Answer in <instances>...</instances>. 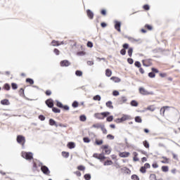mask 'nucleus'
I'll use <instances>...</instances> for the list:
<instances>
[{
	"instance_id": "f257e3e1",
	"label": "nucleus",
	"mask_w": 180,
	"mask_h": 180,
	"mask_svg": "<svg viewBox=\"0 0 180 180\" xmlns=\"http://www.w3.org/2000/svg\"><path fill=\"white\" fill-rule=\"evenodd\" d=\"M131 117L130 115H124L122 118H117L115 120V123H123V122H126V120H130Z\"/></svg>"
},
{
	"instance_id": "f03ea898",
	"label": "nucleus",
	"mask_w": 180,
	"mask_h": 180,
	"mask_svg": "<svg viewBox=\"0 0 180 180\" xmlns=\"http://www.w3.org/2000/svg\"><path fill=\"white\" fill-rule=\"evenodd\" d=\"M139 94H141V95H143V96L154 95L153 91H148L144 87H139Z\"/></svg>"
},
{
	"instance_id": "7ed1b4c3",
	"label": "nucleus",
	"mask_w": 180,
	"mask_h": 180,
	"mask_svg": "<svg viewBox=\"0 0 180 180\" xmlns=\"http://www.w3.org/2000/svg\"><path fill=\"white\" fill-rule=\"evenodd\" d=\"M109 115H110V112H101V113H96V114H94V117L96 119L103 120V119H105V117H106L107 116H109Z\"/></svg>"
},
{
	"instance_id": "20e7f679",
	"label": "nucleus",
	"mask_w": 180,
	"mask_h": 180,
	"mask_svg": "<svg viewBox=\"0 0 180 180\" xmlns=\"http://www.w3.org/2000/svg\"><path fill=\"white\" fill-rule=\"evenodd\" d=\"M17 142L19 144H21L22 147H25V143H26V139H25V136L22 135H19L17 136Z\"/></svg>"
},
{
	"instance_id": "39448f33",
	"label": "nucleus",
	"mask_w": 180,
	"mask_h": 180,
	"mask_svg": "<svg viewBox=\"0 0 180 180\" xmlns=\"http://www.w3.org/2000/svg\"><path fill=\"white\" fill-rule=\"evenodd\" d=\"M22 158H25V160H32L33 158V153L22 152Z\"/></svg>"
},
{
	"instance_id": "423d86ee",
	"label": "nucleus",
	"mask_w": 180,
	"mask_h": 180,
	"mask_svg": "<svg viewBox=\"0 0 180 180\" xmlns=\"http://www.w3.org/2000/svg\"><path fill=\"white\" fill-rule=\"evenodd\" d=\"M101 148L103 150H105V153L107 154V155H109V154H110L111 153V150L110 148H109V146L108 145H103V146H101Z\"/></svg>"
},
{
	"instance_id": "0eeeda50",
	"label": "nucleus",
	"mask_w": 180,
	"mask_h": 180,
	"mask_svg": "<svg viewBox=\"0 0 180 180\" xmlns=\"http://www.w3.org/2000/svg\"><path fill=\"white\" fill-rule=\"evenodd\" d=\"M120 26H122V23L119 21H115V29H116L117 32H121Z\"/></svg>"
},
{
	"instance_id": "6e6552de",
	"label": "nucleus",
	"mask_w": 180,
	"mask_h": 180,
	"mask_svg": "<svg viewBox=\"0 0 180 180\" xmlns=\"http://www.w3.org/2000/svg\"><path fill=\"white\" fill-rule=\"evenodd\" d=\"M41 169L42 172H44L46 175H49V174H50V171L49 170V167H47L46 166H42L41 167Z\"/></svg>"
},
{
	"instance_id": "1a4fd4ad",
	"label": "nucleus",
	"mask_w": 180,
	"mask_h": 180,
	"mask_svg": "<svg viewBox=\"0 0 180 180\" xmlns=\"http://www.w3.org/2000/svg\"><path fill=\"white\" fill-rule=\"evenodd\" d=\"M46 104L49 108H53L54 106V103H53V100L51 99L47 100Z\"/></svg>"
},
{
	"instance_id": "9d476101",
	"label": "nucleus",
	"mask_w": 180,
	"mask_h": 180,
	"mask_svg": "<svg viewBox=\"0 0 180 180\" xmlns=\"http://www.w3.org/2000/svg\"><path fill=\"white\" fill-rule=\"evenodd\" d=\"M129 155H130V153L129 152H124L120 153V157H121L122 158H126L129 157Z\"/></svg>"
},
{
	"instance_id": "9b49d317",
	"label": "nucleus",
	"mask_w": 180,
	"mask_h": 180,
	"mask_svg": "<svg viewBox=\"0 0 180 180\" xmlns=\"http://www.w3.org/2000/svg\"><path fill=\"white\" fill-rule=\"evenodd\" d=\"M1 104L4 105H11V103L9 102V100L8 99H4L1 101Z\"/></svg>"
},
{
	"instance_id": "f8f14e48",
	"label": "nucleus",
	"mask_w": 180,
	"mask_h": 180,
	"mask_svg": "<svg viewBox=\"0 0 180 180\" xmlns=\"http://www.w3.org/2000/svg\"><path fill=\"white\" fill-rule=\"evenodd\" d=\"M61 67H68L70 62L68 60H63L60 62Z\"/></svg>"
},
{
	"instance_id": "ddd939ff",
	"label": "nucleus",
	"mask_w": 180,
	"mask_h": 180,
	"mask_svg": "<svg viewBox=\"0 0 180 180\" xmlns=\"http://www.w3.org/2000/svg\"><path fill=\"white\" fill-rule=\"evenodd\" d=\"M49 124L50 126H56V127H58V124H57V122H56L53 119L49 120Z\"/></svg>"
},
{
	"instance_id": "4468645a",
	"label": "nucleus",
	"mask_w": 180,
	"mask_h": 180,
	"mask_svg": "<svg viewBox=\"0 0 180 180\" xmlns=\"http://www.w3.org/2000/svg\"><path fill=\"white\" fill-rule=\"evenodd\" d=\"M87 16L90 19H93L94 18V13L92 11H91V10H87Z\"/></svg>"
},
{
	"instance_id": "2eb2a0df",
	"label": "nucleus",
	"mask_w": 180,
	"mask_h": 180,
	"mask_svg": "<svg viewBox=\"0 0 180 180\" xmlns=\"http://www.w3.org/2000/svg\"><path fill=\"white\" fill-rule=\"evenodd\" d=\"M111 81H113L114 82L118 83L120 82L121 79L119 77H112L110 78Z\"/></svg>"
},
{
	"instance_id": "dca6fc26",
	"label": "nucleus",
	"mask_w": 180,
	"mask_h": 180,
	"mask_svg": "<svg viewBox=\"0 0 180 180\" xmlns=\"http://www.w3.org/2000/svg\"><path fill=\"white\" fill-rule=\"evenodd\" d=\"M68 147L70 149L75 148V143L74 142H70L68 143Z\"/></svg>"
},
{
	"instance_id": "f3484780",
	"label": "nucleus",
	"mask_w": 180,
	"mask_h": 180,
	"mask_svg": "<svg viewBox=\"0 0 180 180\" xmlns=\"http://www.w3.org/2000/svg\"><path fill=\"white\" fill-rule=\"evenodd\" d=\"M60 44H64V42L63 41H62L60 44V42H58V41H52V46H60Z\"/></svg>"
},
{
	"instance_id": "a211bd4d",
	"label": "nucleus",
	"mask_w": 180,
	"mask_h": 180,
	"mask_svg": "<svg viewBox=\"0 0 180 180\" xmlns=\"http://www.w3.org/2000/svg\"><path fill=\"white\" fill-rule=\"evenodd\" d=\"M106 157H105V155H103V153H101L98 155V159L100 160V161H103V160H105Z\"/></svg>"
},
{
	"instance_id": "6ab92c4d",
	"label": "nucleus",
	"mask_w": 180,
	"mask_h": 180,
	"mask_svg": "<svg viewBox=\"0 0 180 180\" xmlns=\"http://www.w3.org/2000/svg\"><path fill=\"white\" fill-rule=\"evenodd\" d=\"M135 122L136 123H142L143 120L141 119V117L137 116V117H135Z\"/></svg>"
},
{
	"instance_id": "aec40b11",
	"label": "nucleus",
	"mask_w": 180,
	"mask_h": 180,
	"mask_svg": "<svg viewBox=\"0 0 180 180\" xmlns=\"http://www.w3.org/2000/svg\"><path fill=\"white\" fill-rule=\"evenodd\" d=\"M105 75H106V77H111L112 76V70L107 69L105 70Z\"/></svg>"
},
{
	"instance_id": "412c9836",
	"label": "nucleus",
	"mask_w": 180,
	"mask_h": 180,
	"mask_svg": "<svg viewBox=\"0 0 180 180\" xmlns=\"http://www.w3.org/2000/svg\"><path fill=\"white\" fill-rule=\"evenodd\" d=\"M163 159H165L164 160H162L161 162L162 164H169V160L165 157H162Z\"/></svg>"
},
{
	"instance_id": "4be33fe9",
	"label": "nucleus",
	"mask_w": 180,
	"mask_h": 180,
	"mask_svg": "<svg viewBox=\"0 0 180 180\" xmlns=\"http://www.w3.org/2000/svg\"><path fill=\"white\" fill-rule=\"evenodd\" d=\"M106 107L110 109H113V105H112V101H108L106 103Z\"/></svg>"
},
{
	"instance_id": "5701e85b",
	"label": "nucleus",
	"mask_w": 180,
	"mask_h": 180,
	"mask_svg": "<svg viewBox=\"0 0 180 180\" xmlns=\"http://www.w3.org/2000/svg\"><path fill=\"white\" fill-rule=\"evenodd\" d=\"M131 106L137 107V106H139V103H137V101L133 100L131 101Z\"/></svg>"
},
{
	"instance_id": "b1692460",
	"label": "nucleus",
	"mask_w": 180,
	"mask_h": 180,
	"mask_svg": "<svg viewBox=\"0 0 180 180\" xmlns=\"http://www.w3.org/2000/svg\"><path fill=\"white\" fill-rule=\"evenodd\" d=\"M62 155L65 158H68V157H70V153H68V152H62Z\"/></svg>"
},
{
	"instance_id": "393cba45",
	"label": "nucleus",
	"mask_w": 180,
	"mask_h": 180,
	"mask_svg": "<svg viewBox=\"0 0 180 180\" xmlns=\"http://www.w3.org/2000/svg\"><path fill=\"white\" fill-rule=\"evenodd\" d=\"M162 171L163 172H168V171H169V167H168V166H162Z\"/></svg>"
},
{
	"instance_id": "a878e982",
	"label": "nucleus",
	"mask_w": 180,
	"mask_h": 180,
	"mask_svg": "<svg viewBox=\"0 0 180 180\" xmlns=\"http://www.w3.org/2000/svg\"><path fill=\"white\" fill-rule=\"evenodd\" d=\"M143 146L146 148H150V143H148V141H143Z\"/></svg>"
},
{
	"instance_id": "bb28decb",
	"label": "nucleus",
	"mask_w": 180,
	"mask_h": 180,
	"mask_svg": "<svg viewBox=\"0 0 180 180\" xmlns=\"http://www.w3.org/2000/svg\"><path fill=\"white\" fill-rule=\"evenodd\" d=\"M96 144L97 146H102L103 144V140H96Z\"/></svg>"
},
{
	"instance_id": "cd10ccee",
	"label": "nucleus",
	"mask_w": 180,
	"mask_h": 180,
	"mask_svg": "<svg viewBox=\"0 0 180 180\" xmlns=\"http://www.w3.org/2000/svg\"><path fill=\"white\" fill-rule=\"evenodd\" d=\"M148 110H150V112H154L155 110V108L154 105H150L148 107Z\"/></svg>"
},
{
	"instance_id": "c85d7f7f",
	"label": "nucleus",
	"mask_w": 180,
	"mask_h": 180,
	"mask_svg": "<svg viewBox=\"0 0 180 180\" xmlns=\"http://www.w3.org/2000/svg\"><path fill=\"white\" fill-rule=\"evenodd\" d=\"M112 164H113V162H112V160H107L104 162V165H112Z\"/></svg>"
},
{
	"instance_id": "c756f323",
	"label": "nucleus",
	"mask_w": 180,
	"mask_h": 180,
	"mask_svg": "<svg viewBox=\"0 0 180 180\" xmlns=\"http://www.w3.org/2000/svg\"><path fill=\"white\" fill-rule=\"evenodd\" d=\"M75 75H77V77H82V72L80 70H77L75 72Z\"/></svg>"
},
{
	"instance_id": "7c9ffc66",
	"label": "nucleus",
	"mask_w": 180,
	"mask_h": 180,
	"mask_svg": "<svg viewBox=\"0 0 180 180\" xmlns=\"http://www.w3.org/2000/svg\"><path fill=\"white\" fill-rule=\"evenodd\" d=\"M93 127H94L95 129H101L102 125H101V124H94L93 125Z\"/></svg>"
},
{
	"instance_id": "2f4dec72",
	"label": "nucleus",
	"mask_w": 180,
	"mask_h": 180,
	"mask_svg": "<svg viewBox=\"0 0 180 180\" xmlns=\"http://www.w3.org/2000/svg\"><path fill=\"white\" fill-rule=\"evenodd\" d=\"M26 82H29V84H30V85H33V84H34V81H33V79L27 78L26 79Z\"/></svg>"
},
{
	"instance_id": "473e14b6",
	"label": "nucleus",
	"mask_w": 180,
	"mask_h": 180,
	"mask_svg": "<svg viewBox=\"0 0 180 180\" xmlns=\"http://www.w3.org/2000/svg\"><path fill=\"white\" fill-rule=\"evenodd\" d=\"M94 101H101V98L100 95H96L93 98Z\"/></svg>"
},
{
	"instance_id": "72a5a7b5",
	"label": "nucleus",
	"mask_w": 180,
	"mask_h": 180,
	"mask_svg": "<svg viewBox=\"0 0 180 180\" xmlns=\"http://www.w3.org/2000/svg\"><path fill=\"white\" fill-rule=\"evenodd\" d=\"M101 129V130H102L103 134H108V130H106V129H105V126H104V125H103Z\"/></svg>"
},
{
	"instance_id": "f704fd0d",
	"label": "nucleus",
	"mask_w": 180,
	"mask_h": 180,
	"mask_svg": "<svg viewBox=\"0 0 180 180\" xmlns=\"http://www.w3.org/2000/svg\"><path fill=\"white\" fill-rule=\"evenodd\" d=\"M80 121H81V122H86V116H85V115H81V116H80Z\"/></svg>"
},
{
	"instance_id": "c9c22d12",
	"label": "nucleus",
	"mask_w": 180,
	"mask_h": 180,
	"mask_svg": "<svg viewBox=\"0 0 180 180\" xmlns=\"http://www.w3.org/2000/svg\"><path fill=\"white\" fill-rule=\"evenodd\" d=\"M133 54V48H129L128 50V55L129 56V57H131Z\"/></svg>"
},
{
	"instance_id": "e433bc0d",
	"label": "nucleus",
	"mask_w": 180,
	"mask_h": 180,
	"mask_svg": "<svg viewBox=\"0 0 180 180\" xmlns=\"http://www.w3.org/2000/svg\"><path fill=\"white\" fill-rule=\"evenodd\" d=\"M134 65H135V67H137L138 68H141V63L139 61H136V62H135Z\"/></svg>"
},
{
	"instance_id": "4c0bfd02",
	"label": "nucleus",
	"mask_w": 180,
	"mask_h": 180,
	"mask_svg": "<svg viewBox=\"0 0 180 180\" xmlns=\"http://www.w3.org/2000/svg\"><path fill=\"white\" fill-rule=\"evenodd\" d=\"M168 108V106H165L163 108H162L160 109V113H162V115H164V113H165V109Z\"/></svg>"
},
{
	"instance_id": "58836bf2",
	"label": "nucleus",
	"mask_w": 180,
	"mask_h": 180,
	"mask_svg": "<svg viewBox=\"0 0 180 180\" xmlns=\"http://www.w3.org/2000/svg\"><path fill=\"white\" fill-rule=\"evenodd\" d=\"M53 112H54V113H60V110L58 108H53L52 109Z\"/></svg>"
},
{
	"instance_id": "ea45409f",
	"label": "nucleus",
	"mask_w": 180,
	"mask_h": 180,
	"mask_svg": "<svg viewBox=\"0 0 180 180\" xmlns=\"http://www.w3.org/2000/svg\"><path fill=\"white\" fill-rule=\"evenodd\" d=\"M84 179H85L86 180H91V174H85V175H84Z\"/></svg>"
},
{
	"instance_id": "a19ab883",
	"label": "nucleus",
	"mask_w": 180,
	"mask_h": 180,
	"mask_svg": "<svg viewBox=\"0 0 180 180\" xmlns=\"http://www.w3.org/2000/svg\"><path fill=\"white\" fill-rule=\"evenodd\" d=\"M87 47H89L90 49H92L94 47V44L91 41L87 42Z\"/></svg>"
},
{
	"instance_id": "79ce46f5",
	"label": "nucleus",
	"mask_w": 180,
	"mask_h": 180,
	"mask_svg": "<svg viewBox=\"0 0 180 180\" xmlns=\"http://www.w3.org/2000/svg\"><path fill=\"white\" fill-rule=\"evenodd\" d=\"M77 169H79V171H84L85 167L83 165H80L77 167Z\"/></svg>"
},
{
	"instance_id": "37998d69",
	"label": "nucleus",
	"mask_w": 180,
	"mask_h": 180,
	"mask_svg": "<svg viewBox=\"0 0 180 180\" xmlns=\"http://www.w3.org/2000/svg\"><path fill=\"white\" fill-rule=\"evenodd\" d=\"M107 139H108V140H113L115 139V136L112 134H108L107 135Z\"/></svg>"
},
{
	"instance_id": "c03bdc74",
	"label": "nucleus",
	"mask_w": 180,
	"mask_h": 180,
	"mask_svg": "<svg viewBox=\"0 0 180 180\" xmlns=\"http://www.w3.org/2000/svg\"><path fill=\"white\" fill-rule=\"evenodd\" d=\"M148 77H149L150 78H155V74L154 72H150V73L148 74Z\"/></svg>"
},
{
	"instance_id": "a18cd8bd",
	"label": "nucleus",
	"mask_w": 180,
	"mask_h": 180,
	"mask_svg": "<svg viewBox=\"0 0 180 180\" xmlns=\"http://www.w3.org/2000/svg\"><path fill=\"white\" fill-rule=\"evenodd\" d=\"M131 179L139 180V176L136 174H134V175L131 176Z\"/></svg>"
},
{
	"instance_id": "49530a36",
	"label": "nucleus",
	"mask_w": 180,
	"mask_h": 180,
	"mask_svg": "<svg viewBox=\"0 0 180 180\" xmlns=\"http://www.w3.org/2000/svg\"><path fill=\"white\" fill-rule=\"evenodd\" d=\"M11 86H12L13 89H18V84H16L15 83H12Z\"/></svg>"
},
{
	"instance_id": "de8ad7c7",
	"label": "nucleus",
	"mask_w": 180,
	"mask_h": 180,
	"mask_svg": "<svg viewBox=\"0 0 180 180\" xmlns=\"http://www.w3.org/2000/svg\"><path fill=\"white\" fill-rule=\"evenodd\" d=\"M4 88H5V89H6V91H9V89H11V86H9V84H6L4 85Z\"/></svg>"
},
{
	"instance_id": "09e8293b",
	"label": "nucleus",
	"mask_w": 180,
	"mask_h": 180,
	"mask_svg": "<svg viewBox=\"0 0 180 180\" xmlns=\"http://www.w3.org/2000/svg\"><path fill=\"white\" fill-rule=\"evenodd\" d=\"M112 94H113L114 96H119L120 93H119V91H114L112 92Z\"/></svg>"
},
{
	"instance_id": "8fccbe9b",
	"label": "nucleus",
	"mask_w": 180,
	"mask_h": 180,
	"mask_svg": "<svg viewBox=\"0 0 180 180\" xmlns=\"http://www.w3.org/2000/svg\"><path fill=\"white\" fill-rule=\"evenodd\" d=\"M112 120H113V116L112 115L107 117V122H112Z\"/></svg>"
},
{
	"instance_id": "3c124183",
	"label": "nucleus",
	"mask_w": 180,
	"mask_h": 180,
	"mask_svg": "<svg viewBox=\"0 0 180 180\" xmlns=\"http://www.w3.org/2000/svg\"><path fill=\"white\" fill-rule=\"evenodd\" d=\"M140 172H142V174H145V172H146V167H141Z\"/></svg>"
},
{
	"instance_id": "603ef678",
	"label": "nucleus",
	"mask_w": 180,
	"mask_h": 180,
	"mask_svg": "<svg viewBox=\"0 0 180 180\" xmlns=\"http://www.w3.org/2000/svg\"><path fill=\"white\" fill-rule=\"evenodd\" d=\"M72 107L73 108H78V102H77V101L73 102Z\"/></svg>"
},
{
	"instance_id": "864d4df0",
	"label": "nucleus",
	"mask_w": 180,
	"mask_h": 180,
	"mask_svg": "<svg viewBox=\"0 0 180 180\" xmlns=\"http://www.w3.org/2000/svg\"><path fill=\"white\" fill-rule=\"evenodd\" d=\"M84 143H91V140L89 138H84Z\"/></svg>"
},
{
	"instance_id": "5fc2aeb1",
	"label": "nucleus",
	"mask_w": 180,
	"mask_h": 180,
	"mask_svg": "<svg viewBox=\"0 0 180 180\" xmlns=\"http://www.w3.org/2000/svg\"><path fill=\"white\" fill-rule=\"evenodd\" d=\"M120 54H122V56H126V50L125 49H122L120 51Z\"/></svg>"
},
{
	"instance_id": "6e6d98bb",
	"label": "nucleus",
	"mask_w": 180,
	"mask_h": 180,
	"mask_svg": "<svg viewBox=\"0 0 180 180\" xmlns=\"http://www.w3.org/2000/svg\"><path fill=\"white\" fill-rule=\"evenodd\" d=\"M53 51H54L55 54H56V56L60 55V51L58 49H55Z\"/></svg>"
},
{
	"instance_id": "4d7b16f0",
	"label": "nucleus",
	"mask_w": 180,
	"mask_h": 180,
	"mask_svg": "<svg viewBox=\"0 0 180 180\" xmlns=\"http://www.w3.org/2000/svg\"><path fill=\"white\" fill-rule=\"evenodd\" d=\"M143 8L145 11H149L150 10V6L149 5H145L143 6Z\"/></svg>"
},
{
	"instance_id": "13d9d810",
	"label": "nucleus",
	"mask_w": 180,
	"mask_h": 180,
	"mask_svg": "<svg viewBox=\"0 0 180 180\" xmlns=\"http://www.w3.org/2000/svg\"><path fill=\"white\" fill-rule=\"evenodd\" d=\"M39 119L41 121L46 120V117L43 115H39Z\"/></svg>"
},
{
	"instance_id": "bf43d9fd",
	"label": "nucleus",
	"mask_w": 180,
	"mask_h": 180,
	"mask_svg": "<svg viewBox=\"0 0 180 180\" xmlns=\"http://www.w3.org/2000/svg\"><path fill=\"white\" fill-rule=\"evenodd\" d=\"M57 102V106H58V108H63V103H61L60 101H56Z\"/></svg>"
},
{
	"instance_id": "052dcab7",
	"label": "nucleus",
	"mask_w": 180,
	"mask_h": 180,
	"mask_svg": "<svg viewBox=\"0 0 180 180\" xmlns=\"http://www.w3.org/2000/svg\"><path fill=\"white\" fill-rule=\"evenodd\" d=\"M127 62L129 63V64H133V63H134V61L131 58H128Z\"/></svg>"
},
{
	"instance_id": "680f3d73",
	"label": "nucleus",
	"mask_w": 180,
	"mask_h": 180,
	"mask_svg": "<svg viewBox=\"0 0 180 180\" xmlns=\"http://www.w3.org/2000/svg\"><path fill=\"white\" fill-rule=\"evenodd\" d=\"M93 157L94 158H97V160L99 158V154H98V153H94V155H93Z\"/></svg>"
},
{
	"instance_id": "e2e57ef3",
	"label": "nucleus",
	"mask_w": 180,
	"mask_h": 180,
	"mask_svg": "<svg viewBox=\"0 0 180 180\" xmlns=\"http://www.w3.org/2000/svg\"><path fill=\"white\" fill-rule=\"evenodd\" d=\"M75 174L77 176H81V172H79V171L75 172Z\"/></svg>"
},
{
	"instance_id": "0e129e2a",
	"label": "nucleus",
	"mask_w": 180,
	"mask_h": 180,
	"mask_svg": "<svg viewBox=\"0 0 180 180\" xmlns=\"http://www.w3.org/2000/svg\"><path fill=\"white\" fill-rule=\"evenodd\" d=\"M87 65H94V61H91V60L88 61Z\"/></svg>"
},
{
	"instance_id": "69168bd1",
	"label": "nucleus",
	"mask_w": 180,
	"mask_h": 180,
	"mask_svg": "<svg viewBox=\"0 0 180 180\" xmlns=\"http://www.w3.org/2000/svg\"><path fill=\"white\" fill-rule=\"evenodd\" d=\"M150 178L151 179L155 180V178H156L155 174H150Z\"/></svg>"
},
{
	"instance_id": "338daca9",
	"label": "nucleus",
	"mask_w": 180,
	"mask_h": 180,
	"mask_svg": "<svg viewBox=\"0 0 180 180\" xmlns=\"http://www.w3.org/2000/svg\"><path fill=\"white\" fill-rule=\"evenodd\" d=\"M144 167H145V169H146V168H150V164L146 163V164L144 165Z\"/></svg>"
},
{
	"instance_id": "774afa93",
	"label": "nucleus",
	"mask_w": 180,
	"mask_h": 180,
	"mask_svg": "<svg viewBox=\"0 0 180 180\" xmlns=\"http://www.w3.org/2000/svg\"><path fill=\"white\" fill-rule=\"evenodd\" d=\"M123 48H124V49H129V45H128L127 44H124L123 45Z\"/></svg>"
}]
</instances>
